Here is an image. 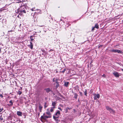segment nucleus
<instances>
[{"label":"nucleus","instance_id":"obj_1","mask_svg":"<svg viewBox=\"0 0 123 123\" xmlns=\"http://www.w3.org/2000/svg\"><path fill=\"white\" fill-rule=\"evenodd\" d=\"M26 8L25 6L22 5L21 4V6L17 9V13H19V15H22L24 13H26Z\"/></svg>","mask_w":123,"mask_h":123},{"label":"nucleus","instance_id":"obj_2","mask_svg":"<svg viewBox=\"0 0 123 123\" xmlns=\"http://www.w3.org/2000/svg\"><path fill=\"white\" fill-rule=\"evenodd\" d=\"M45 113H44L43 114V116H42L41 117V120L42 119L45 120L46 118H50L51 117V116H45Z\"/></svg>","mask_w":123,"mask_h":123},{"label":"nucleus","instance_id":"obj_3","mask_svg":"<svg viewBox=\"0 0 123 123\" xmlns=\"http://www.w3.org/2000/svg\"><path fill=\"white\" fill-rule=\"evenodd\" d=\"M110 51L111 52L114 53L117 52L120 53H122V52L120 50L118 49L115 50L114 49H113L111 50Z\"/></svg>","mask_w":123,"mask_h":123},{"label":"nucleus","instance_id":"obj_4","mask_svg":"<svg viewBox=\"0 0 123 123\" xmlns=\"http://www.w3.org/2000/svg\"><path fill=\"white\" fill-rule=\"evenodd\" d=\"M93 95L94 100L97 99V98H99L100 97V95L99 94H94Z\"/></svg>","mask_w":123,"mask_h":123},{"label":"nucleus","instance_id":"obj_5","mask_svg":"<svg viewBox=\"0 0 123 123\" xmlns=\"http://www.w3.org/2000/svg\"><path fill=\"white\" fill-rule=\"evenodd\" d=\"M59 116H53V118L56 121V123H58V122L59 121V120H58V117Z\"/></svg>","mask_w":123,"mask_h":123},{"label":"nucleus","instance_id":"obj_6","mask_svg":"<svg viewBox=\"0 0 123 123\" xmlns=\"http://www.w3.org/2000/svg\"><path fill=\"white\" fill-rule=\"evenodd\" d=\"M113 74L116 77H119V73L117 72H114L113 73Z\"/></svg>","mask_w":123,"mask_h":123},{"label":"nucleus","instance_id":"obj_7","mask_svg":"<svg viewBox=\"0 0 123 123\" xmlns=\"http://www.w3.org/2000/svg\"><path fill=\"white\" fill-rule=\"evenodd\" d=\"M44 90H45L47 93L49 92H50L52 91V90L49 88H45L44 89Z\"/></svg>","mask_w":123,"mask_h":123},{"label":"nucleus","instance_id":"obj_8","mask_svg":"<svg viewBox=\"0 0 123 123\" xmlns=\"http://www.w3.org/2000/svg\"><path fill=\"white\" fill-rule=\"evenodd\" d=\"M60 114V111L58 110L54 114V116H59Z\"/></svg>","mask_w":123,"mask_h":123},{"label":"nucleus","instance_id":"obj_9","mask_svg":"<svg viewBox=\"0 0 123 123\" xmlns=\"http://www.w3.org/2000/svg\"><path fill=\"white\" fill-rule=\"evenodd\" d=\"M30 43V44L28 45V47L30 48L31 49H32L33 48V45L32 42H31Z\"/></svg>","mask_w":123,"mask_h":123},{"label":"nucleus","instance_id":"obj_10","mask_svg":"<svg viewBox=\"0 0 123 123\" xmlns=\"http://www.w3.org/2000/svg\"><path fill=\"white\" fill-rule=\"evenodd\" d=\"M17 115L19 116H22V113L20 111H17Z\"/></svg>","mask_w":123,"mask_h":123},{"label":"nucleus","instance_id":"obj_11","mask_svg":"<svg viewBox=\"0 0 123 123\" xmlns=\"http://www.w3.org/2000/svg\"><path fill=\"white\" fill-rule=\"evenodd\" d=\"M43 108V107L41 106L40 104H39V110L40 112L42 111V109Z\"/></svg>","mask_w":123,"mask_h":123},{"label":"nucleus","instance_id":"obj_12","mask_svg":"<svg viewBox=\"0 0 123 123\" xmlns=\"http://www.w3.org/2000/svg\"><path fill=\"white\" fill-rule=\"evenodd\" d=\"M30 39L31 41H32L35 39V36L32 35L30 37Z\"/></svg>","mask_w":123,"mask_h":123},{"label":"nucleus","instance_id":"obj_13","mask_svg":"<svg viewBox=\"0 0 123 123\" xmlns=\"http://www.w3.org/2000/svg\"><path fill=\"white\" fill-rule=\"evenodd\" d=\"M9 103H10V104H8V105L9 106H12V105L13 104V102H12V100H10L9 101Z\"/></svg>","mask_w":123,"mask_h":123},{"label":"nucleus","instance_id":"obj_14","mask_svg":"<svg viewBox=\"0 0 123 123\" xmlns=\"http://www.w3.org/2000/svg\"><path fill=\"white\" fill-rule=\"evenodd\" d=\"M94 27L97 29H98L99 28V25L97 23H96L95 24L94 26Z\"/></svg>","mask_w":123,"mask_h":123},{"label":"nucleus","instance_id":"obj_15","mask_svg":"<svg viewBox=\"0 0 123 123\" xmlns=\"http://www.w3.org/2000/svg\"><path fill=\"white\" fill-rule=\"evenodd\" d=\"M106 108L107 110L109 111L111 108L109 106H106Z\"/></svg>","mask_w":123,"mask_h":123},{"label":"nucleus","instance_id":"obj_16","mask_svg":"<svg viewBox=\"0 0 123 123\" xmlns=\"http://www.w3.org/2000/svg\"><path fill=\"white\" fill-rule=\"evenodd\" d=\"M55 108V107H51L50 109V111L51 112H52L53 111L54 109Z\"/></svg>","mask_w":123,"mask_h":123},{"label":"nucleus","instance_id":"obj_17","mask_svg":"<svg viewBox=\"0 0 123 123\" xmlns=\"http://www.w3.org/2000/svg\"><path fill=\"white\" fill-rule=\"evenodd\" d=\"M110 113H115V111L114 110H113L111 108L109 111Z\"/></svg>","mask_w":123,"mask_h":123},{"label":"nucleus","instance_id":"obj_18","mask_svg":"<svg viewBox=\"0 0 123 123\" xmlns=\"http://www.w3.org/2000/svg\"><path fill=\"white\" fill-rule=\"evenodd\" d=\"M69 83V82H66L64 83V85L65 86L67 87L68 86Z\"/></svg>","mask_w":123,"mask_h":123},{"label":"nucleus","instance_id":"obj_19","mask_svg":"<svg viewBox=\"0 0 123 123\" xmlns=\"http://www.w3.org/2000/svg\"><path fill=\"white\" fill-rule=\"evenodd\" d=\"M84 95L86 96H87V90L86 89L85 90V91L84 92Z\"/></svg>","mask_w":123,"mask_h":123},{"label":"nucleus","instance_id":"obj_20","mask_svg":"<svg viewBox=\"0 0 123 123\" xmlns=\"http://www.w3.org/2000/svg\"><path fill=\"white\" fill-rule=\"evenodd\" d=\"M56 103L54 102H52V105L53 106V107H55V106L56 105Z\"/></svg>","mask_w":123,"mask_h":123},{"label":"nucleus","instance_id":"obj_21","mask_svg":"<svg viewBox=\"0 0 123 123\" xmlns=\"http://www.w3.org/2000/svg\"><path fill=\"white\" fill-rule=\"evenodd\" d=\"M74 98H75L77 99V97H78V95L76 93H74Z\"/></svg>","mask_w":123,"mask_h":123},{"label":"nucleus","instance_id":"obj_22","mask_svg":"<svg viewBox=\"0 0 123 123\" xmlns=\"http://www.w3.org/2000/svg\"><path fill=\"white\" fill-rule=\"evenodd\" d=\"M46 113L49 116H51V114L50 113V112L49 111H48Z\"/></svg>","mask_w":123,"mask_h":123},{"label":"nucleus","instance_id":"obj_23","mask_svg":"<svg viewBox=\"0 0 123 123\" xmlns=\"http://www.w3.org/2000/svg\"><path fill=\"white\" fill-rule=\"evenodd\" d=\"M22 92L21 91H19L18 92V94L19 95L21 94L22 93Z\"/></svg>","mask_w":123,"mask_h":123},{"label":"nucleus","instance_id":"obj_24","mask_svg":"<svg viewBox=\"0 0 123 123\" xmlns=\"http://www.w3.org/2000/svg\"><path fill=\"white\" fill-rule=\"evenodd\" d=\"M68 108H66V109H65V113H67L68 112Z\"/></svg>","mask_w":123,"mask_h":123},{"label":"nucleus","instance_id":"obj_25","mask_svg":"<svg viewBox=\"0 0 123 123\" xmlns=\"http://www.w3.org/2000/svg\"><path fill=\"white\" fill-rule=\"evenodd\" d=\"M58 80L57 79H56L55 80V82L56 84H59V82H58Z\"/></svg>","mask_w":123,"mask_h":123},{"label":"nucleus","instance_id":"obj_26","mask_svg":"<svg viewBox=\"0 0 123 123\" xmlns=\"http://www.w3.org/2000/svg\"><path fill=\"white\" fill-rule=\"evenodd\" d=\"M60 85L59 84H56V88H57Z\"/></svg>","mask_w":123,"mask_h":123},{"label":"nucleus","instance_id":"obj_27","mask_svg":"<svg viewBox=\"0 0 123 123\" xmlns=\"http://www.w3.org/2000/svg\"><path fill=\"white\" fill-rule=\"evenodd\" d=\"M93 90L92 89H91V90L89 91V92L90 93H93Z\"/></svg>","mask_w":123,"mask_h":123},{"label":"nucleus","instance_id":"obj_28","mask_svg":"<svg viewBox=\"0 0 123 123\" xmlns=\"http://www.w3.org/2000/svg\"><path fill=\"white\" fill-rule=\"evenodd\" d=\"M66 69L65 68L64 70H63L62 71H61L60 72H61V73H64L65 72V71L66 70Z\"/></svg>","mask_w":123,"mask_h":123},{"label":"nucleus","instance_id":"obj_29","mask_svg":"<svg viewBox=\"0 0 123 123\" xmlns=\"http://www.w3.org/2000/svg\"><path fill=\"white\" fill-rule=\"evenodd\" d=\"M3 110V108H1V107H0V112L2 111Z\"/></svg>","mask_w":123,"mask_h":123},{"label":"nucleus","instance_id":"obj_30","mask_svg":"<svg viewBox=\"0 0 123 123\" xmlns=\"http://www.w3.org/2000/svg\"><path fill=\"white\" fill-rule=\"evenodd\" d=\"M3 119V118L2 117V116H0V120L2 121Z\"/></svg>","mask_w":123,"mask_h":123},{"label":"nucleus","instance_id":"obj_31","mask_svg":"<svg viewBox=\"0 0 123 123\" xmlns=\"http://www.w3.org/2000/svg\"><path fill=\"white\" fill-rule=\"evenodd\" d=\"M17 3H23V2L21 1H20V0H18L17 2Z\"/></svg>","mask_w":123,"mask_h":123},{"label":"nucleus","instance_id":"obj_32","mask_svg":"<svg viewBox=\"0 0 123 123\" xmlns=\"http://www.w3.org/2000/svg\"><path fill=\"white\" fill-rule=\"evenodd\" d=\"M95 28L94 27H93L92 28V31H93L95 29Z\"/></svg>","mask_w":123,"mask_h":123},{"label":"nucleus","instance_id":"obj_33","mask_svg":"<svg viewBox=\"0 0 123 123\" xmlns=\"http://www.w3.org/2000/svg\"><path fill=\"white\" fill-rule=\"evenodd\" d=\"M41 50L42 52H43L44 53H45L46 52V51H45L44 50V49H41Z\"/></svg>","mask_w":123,"mask_h":123},{"label":"nucleus","instance_id":"obj_34","mask_svg":"<svg viewBox=\"0 0 123 123\" xmlns=\"http://www.w3.org/2000/svg\"><path fill=\"white\" fill-rule=\"evenodd\" d=\"M73 111L74 113H75L77 112L76 110L75 109H73Z\"/></svg>","mask_w":123,"mask_h":123},{"label":"nucleus","instance_id":"obj_35","mask_svg":"<svg viewBox=\"0 0 123 123\" xmlns=\"http://www.w3.org/2000/svg\"><path fill=\"white\" fill-rule=\"evenodd\" d=\"M102 76L103 77H104V78H105L106 77V75H105L104 74L102 75Z\"/></svg>","mask_w":123,"mask_h":123},{"label":"nucleus","instance_id":"obj_36","mask_svg":"<svg viewBox=\"0 0 123 123\" xmlns=\"http://www.w3.org/2000/svg\"><path fill=\"white\" fill-rule=\"evenodd\" d=\"M55 78H54L53 79V82H55Z\"/></svg>","mask_w":123,"mask_h":123},{"label":"nucleus","instance_id":"obj_37","mask_svg":"<svg viewBox=\"0 0 123 123\" xmlns=\"http://www.w3.org/2000/svg\"><path fill=\"white\" fill-rule=\"evenodd\" d=\"M79 93L80 94V95L81 96H82V92H79Z\"/></svg>","mask_w":123,"mask_h":123},{"label":"nucleus","instance_id":"obj_38","mask_svg":"<svg viewBox=\"0 0 123 123\" xmlns=\"http://www.w3.org/2000/svg\"><path fill=\"white\" fill-rule=\"evenodd\" d=\"M0 96L1 97V98H3V96L2 94H0Z\"/></svg>","mask_w":123,"mask_h":123},{"label":"nucleus","instance_id":"obj_39","mask_svg":"<svg viewBox=\"0 0 123 123\" xmlns=\"http://www.w3.org/2000/svg\"><path fill=\"white\" fill-rule=\"evenodd\" d=\"M58 109L60 110H61V111H62V109L61 108V107H59L58 108Z\"/></svg>","mask_w":123,"mask_h":123},{"label":"nucleus","instance_id":"obj_40","mask_svg":"<svg viewBox=\"0 0 123 123\" xmlns=\"http://www.w3.org/2000/svg\"><path fill=\"white\" fill-rule=\"evenodd\" d=\"M103 45H100L99 46L98 48H100V47H102L103 46Z\"/></svg>","mask_w":123,"mask_h":123},{"label":"nucleus","instance_id":"obj_41","mask_svg":"<svg viewBox=\"0 0 123 123\" xmlns=\"http://www.w3.org/2000/svg\"><path fill=\"white\" fill-rule=\"evenodd\" d=\"M67 108H68V110H70V109H72V108H69V107H67Z\"/></svg>","mask_w":123,"mask_h":123},{"label":"nucleus","instance_id":"obj_42","mask_svg":"<svg viewBox=\"0 0 123 123\" xmlns=\"http://www.w3.org/2000/svg\"><path fill=\"white\" fill-rule=\"evenodd\" d=\"M12 31V30H10V31H8V32H11V31Z\"/></svg>","mask_w":123,"mask_h":123},{"label":"nucleus","instance_id":"obj_43","mask_svg":"<svg viewBox=\"0 0 123 123\" xmlns=\"http://www.w3.org/2000/svg\"><path fill=\"white\" fill-rule=\"evenodd\" d=\"M40 114V113H38V115L39 116Z\"/></svg>","mask_w":123,"mask_h":123},{"label":"nucleus","instance_id":"obj_44","mask_svg":"<svg viewBox=\"0 0 123 123\" xmlns=\"http://www.w3.org/2000/svg\"><path fill=\"white\" fill-rule=\"evenodd\" d=\"M1 48H0V53H1Z\"/></svg>","mask_w":123,"mask_h":123},{"label":"nucleus","instance_id":"obj_45","mask_svg":"<svg viewBox=\"0 0 123 123\" xmlns=\"http://www.w3.org/2000/svg\"><path fill=\"white\" fill-rule=\"evenodd\" d=\"M19 15H18V16H17V17H18V18H19Z\"/></svg>","mask_w":123,"mask_h":123},{"label":"nucleus","instance_id":"obj_46","mask_svg":"<svg viewBox=\"0 0 123 123\" xmlns=\"http://www.w3.org/2000/svg\"><path fill=\"white\" fill-rule=\"evenodd\" d=\"M121 70L122 71H123V69H121Z\"/></svg>","mask_w":123,"mask_h":123},{"label":"nucleus","instance_id":"obj_47","mask_svg":"<svg viewBox=\"0 0 123 123\" xmlns=\"http://www.w3.org/2000/svg\"><path fill=\"white\" fill-rule=\"evenodd\" d=\"M50 51H53V50L52 49H51L50 50Z\"/></svg>","mask_w":123,"mask_h":123},{"label":"nucleus","instance_id":"obj_48","mask_svg":"<svg viewBox=\"0 0 123 123\" xmlns=\"http://www.w3.org/2000/svg\"><path fill=\"white\" fill-rule=\"evenodd\" d=\"M31 10H32V11H33V9H31Z\"/></svg>","mask_w":123,"mask_h":123},{"label":"nucleus","instance_id":"obj_49","mask_svg":"<svg viewBox=\"0 0 123 123\" xmlns=\"http://www.w3.org/2000/svg\"><path fill=\"white\" fill-rule=\"evenodd\" d=\"M80 123H83L82 122H80Z\"/></svg>","mask_w":123,"mask_h":123},{"label":"nucleus","instance_id":"obj_50","mask_svg":"<svg viewBox=\"0 0 123 123\" xmlns=\"http://www.w3.org/2000/svg\"><path fill=\"white\" fill-rule=\"evenodd\" d=\"M41 32V31H39V32Z\"/></svg>","mask_w":123,"mask_h":123},{"label":"nucleus","instance_id":"obj_51","mask_svg":"<svg viewBox=\"0 0 123 123\" xmlns=\"http://www.w3.org/2000/svg\"><path fill=\"white\" fill-rule=\"evenodd\" d=\"M1 17V16H0V17Z\"/></svg>","mask_w":123,"mask_h":123}]
</instances>
